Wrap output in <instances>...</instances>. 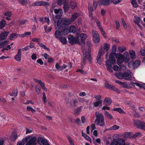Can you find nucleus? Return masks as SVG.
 Listing matches in <instances>:
<instances>
[{
    "mask_svg": "<svg viewBox=\"0 0 145 145\" xmlns=\"http://www.w3.org/2000/svg\"><path fill=\"white\" fill-rule=\"evenodd\" d=\"M117 48L116 46L114 45L113 46L112 52L110 54L109 59L107 60L106 62V65L107 70L110 72L112 73L113 71L112 69L111 65H114L116 63V59L114 56L116 50Z\"/></svg>",
    "mask_w": 145,
    "mask_h": 145,
    "instance_id": "1",
    "label": "nucleus"
},
{
    "mask_svg": "<svg viewBox=\"0 0 145 145\" xmlns=\"http://www.w3.org/2000/svg\"><path fill=\"white\" fill-rule=\"evenodd\" d=\"M37 138L35 136H29L24 138L20 141L18 142L17 145H24L25 142V145H36Z\"/></svg>",
    "mask_w": 145,
    "mask_h": 145,
    "instance_id": "2",
    "label": "nucleus"
},
{
    "mask_svg": "<svg viewBox=\"0 0 145 145\" xmlns=\"http://www.w3.org/2000/svg\"><path fill=\"white\" fill-rule=\"evenodd\" d=\"M96 118L95 120V122L97 125L100 126H103L105 124L104 117L103 115L101 113L98 112H96L95 113Z\"/></svg>",
    "mask_w": 145,
    "mask_h": 145,
    "instance_id": "3",
    "label": "nucleus"
},
{
    "mask_svg": "<svg viewBox=\"0 0 145 145\" xmlns=\"http://www.w3.org/2000/svg\"><path fill=\"white\" fill-rule=\"evenodd\" d=\"M83 60L82 63V66L84 67V65L86 63V59L89 61V62L91 63V55L89 52H86L84 50H83Z\"/></svg>",
    "mask_w": 145,
    "mask_h": 145,
    "instance_id": "4",
    "label": "nucleus"
},
{
    "mask_svg": "<svg viewBox=\"0 0 145 145\" xmlns=\"http://www.w3.org/2000/svg\"><path fill=\"white\" fill-rule=\"evenodd\" d=\"M134 125L137 128L145 130V123L139 120H134Z\"/></svg>",
    "mask_w": 145,
    "mask_h": 145,
    "instance_id": "5",
    "label": "nucleus"
},
{
    "mask_svg": "<svg viewBox=\"0 0 145 145\" xmlns=\"http://www.w3.org/2000/svg\"><path fill=\"white\" fill-rule=\"evenodd\" d=\"M67 25L66 24H62L59 27L58 29L63 35H66L69 33V29L67 28Z\"/></svg>",
    "mask_w": 145,
    "mask_h": 145,
    "instance_id": "6",
    "label": "nucleus"
},
{
    "mask_svg": "<svg viewBox=\"0 0 145 145\" xmlns=\"http://www.w3.org/2000/svg\"><path fill=\"white\" fill-rule=\"evenodd\" d=\"M68 39L69 43L72 45L78 43L79 42V39L78 37H74L71 35H69L68 36Z\"/></svg>",
    "mask_w": 145,
    "mask_h": 145,
    "instance_id": "7",
    "label": "nucleus"
},
{
    "mask_svg": "<svg viewBox=\"0 0 145 145\" xmlns=\"http://www.w3.org/2000/svg\"><path fill=\"white\" fill-rule=\"evenodd\" d=\"M105 86L109 89L112 90L114 91H116L118 93H120L118 88L114 86L109 84L107 81H106L105 85Z\"/></svg>",
    "mask_w": 145,
    "mask_h": 145,
    "instance_id": "8",
    "label": "nucleus"
},
{
    "mask_svg": "<svg viewBox=\"0 0 145 145\" xmlns=\"http://www.w3.org/2000/svg\"><path fill=\"white\" fill-rule=\"evenodd\" d=\"M93 40L95 43H98L100 42L99 36L97 32L95 31L93 32Z\"/></svg>",
    "mask_w": 145,
    "mask_h": 145,
    "instance_id": "9",
    "label": "nucleus"
},
{
    "mask_svg": "<svg viewBox=\"0 0 145 145\" xmlns=\"http://www.w3.org/2000/svg\"><path fill=\"white\" fill-rule=\"evenodd\" d=\"M54 12L56 14L55 16L56 18L59 19L61 17L63 11L61 9L59 8L58 9H55L54 10Z\"/></svg>",
    "mask_w": 145,
    "mask_h": 145,
    "instance_id": "10",
    "label": "nucleus"
},
{
    "mask_svg": "<svg viewBox=\"0 0 145 145\" xmlns=\"http://www.w3.org/2000/svg\"><path fill=\"white\" fill-rule=\"evenodd\" d=\"M115 56L117 59V62L119 63H122L124 61L123 56L121 54L117 53L115 54Z\"/></svg>",
    "mask_w": 145,
    "mask_h": 145,
    "instance_id": "11",
    "label": "nucleus"
},
{
    "mask_svg": "<svg viewBox=\"0 0 145 145\" xmlns=\"http://www.w3.org/2000/svg\"><path fill=\"white\" fill-rule=\"evenodd\" d=\"M38 143L40 145H45L48 142L47 140L45 139H44L42 137H39L37 139Z\"/></svg>",
    "mask_w": 145,
    "mask_h": 145,
    "instance_id": "12",
    "label": "nucleus"
},
{
    "mask_svg": "<svg viewBox=\"0 0 145 145\" xmlns=\"http://www.w3.org/2000/svg\"><path fill=\"white\" fill-rule=\"evenodd\" d=\"M22 50L20 49H18L17 54L15 56L14 58L18 61L20 62L21 61V57L22 55Z\"/></svg>",
    "mask_w": 145,
    "mask_h": 145,
    "instance_id": "13",
    "label": "nucleus"
},
{
    "mask_svg": "<svg viewBox=\"0 0 145 145\" xmlns=\"http://www.w3.org/2000/svg\"><path fill=\"white\" fill-rule=\"evenodd\" d=\"M102 49H101L98 53L97 57V62L99 65H101V57L102 54Z\"/></svg>",
    "mask_w": 145,
    "mask_h": 145,
    "instance_id": "14",
    "label": "nucleus"
},
{
    "mask_svg": "<svg viewBox=\"0 0 145 145\" xmlns=\"http://www.w3.org/2000/svg\"><path fill=\"white\" fill-rule=\"evenodd\" d=\"M123 79L127 80H130L132 78L131 75L128 72H126L123 73Z\"/></svg>",
    "mask_w": 145,
    "mask_h": 145,
    "instance_id": "15",
    "label": "nucleus"
},
{
    "mask_svg": "<svg viewBox=\"0 0 145 145\" xmlns=\"http://www.w3.org/2000/svg\"><path fill=\"white\" fill-rule=\"evenodd\" d=\"M9 33V32L7 31L2 32L0 34V39L1 40L5 39Z\"/></svg>",
    "mask_w": 145,
    "mask_h": 145,
    "instance_id": "16",
    "label": "nucleus"
},
{
    "mask_svg": "<svg viewBox=\"0 0 145 145\" xmlns=\"http://www.w3.org/2000/svg\"><path fill=\"white\" fill-rule=\"evenodd\" d=\"M98 3L100 5H108L110 4V1L108 0H100L98 1Z\"/></svg>",
    "mask_w": 145,
    "mask_h": 145,
    "instance_id": "17",
    "label": "nucleus"
},
{
    "mask_svg": "<svg viewBox=\"0 0 145 145\" xmlns=\"http://www.w3.org/2000/svg\"><path fill=\"white\" fill-rule=\"evenodd\" d=\"M124 61L127 62L129 59V56L128 52H125L123 56Z\"/></svg>",
    "mask_w": 145,
    "mask_h": 145,
    "instance_id": "18",
    "label": "nucleus"
},
{
    "mask_svg": "<svg viewBox=\"0 0 145 145\" xmlns=\"http://www.w3.org/2000/svg\"><path fill=\"white\" fill-rule=\"evenodd\" d=\"M104 102L105 105L109 106L112 103V101L110 98L106 97L104 99Z\"/></svg>",
    "mask_w": 145,
    "mask_h": 145,
    "instance_id": "19",
    "label": "nucleus"
},
{
    "mask_svg": "<svg viewBox=\"0 0 145 145\" xmlns=\"http://www.w3.org/2000/svg\"><path fill=\"white\" fill-rule=\"evenodd\" d=\"M82 108V106H80L77 108L74 111V114L75 116L79 115L81 112Z\"/></svg>",
    "mask_w": 145,
    "mask_h": 145,
    "instance_id": "20",
    "label": "nucleus"
},
{
    "mask_svg": "<svg viewBox=\"0 0 145 145\" xmlns=\"http://www.w3.org/2000/svg\"><path fill=\"white\" fill-rule=\"evenodd\" d=\"M76 31V27L73 25H71L69 29V33H75Z\"/></svg>",
    "mask_w": 145,
    "mask_h": 145,
    "instance_id": "21",
    "label": "nucleus"
},
{
    "mask_svg": "<svg viewBox=\"0 0 145 145\" xmlns=\"http://www.w3.org/2000/svg\"><path fill=\"white\" fill-rule=\"evenodd\" d=\"M80 15L79 13H75L72 14L71 17V19L72 21L73 22L78 18Z\"/></svg>",
    "mask_w": 145,
    "mask_h": 145,
    "instance_id": "22",
    "label": "nucleus"
},
{
    "mask_svg": "<svg viewBox=\"0 0 145 145\" xmlns=\"http://www.w3.org/2000/svg\"><path fill=\"white\" fill-rule=\"evenodd\" d=\"M61 33L59 30H56L55 32L54 35L56 38L59 39L61 37Z\"/></svg>",
    "mask_w": 145,
    "mask_h": 145,
    "instance_id": "23",
    "label": "nucleus"
},
{
    "mask_svg": "<svg viewBox=\"0 0 145 145\" xmlns=\"http://www.w3.org/2000/svg\"><path fill=\"white\" fill-rule=\"evenodd\" d=\"M80 36L81 38V40L83 43L84 42L85 40L87 37V36L86 34L83 33L80 34Z\"/></svg>",
    "mask_w": 145,
    "mask_h": 145,
    "instance_id": "24",
    "label": "nucleus"
},
{
    "mask_svg": "<svg viewBox=\"0 0 145 145\" xmlns=\"http://www.w3.org/2000/svg\"><path fill=\"white\" fill-rule=\"evenodd\" d=\"M60 42L63 44H66L67 43V41L66 39L64 37H61L59 39Z\"/></svg>",
    "mask_w": 145,
    "mask_h": 145,
    "instance_id": "25",
    "label": "nucleus"
},
{
    "mask_svg": "<svg viewBox=\"0 0 145 145\" xmlns=\"http://www.w3.org/2000/svg\"><path fill=\"white\" fill-rule=\"evenodd\" d=\"M140 64V61L139 60H137L132 63V66L134 68L137 67Z\"/></svg>",
    "mask_w": 145,
    "mask_h": 145,
    "instance_id": "26",
    "label": "nucleus"
},
{
    "mask_svg": "<svg viewBox=\"0 0 145 145\" xmlns=\"http://www.w3.org/2000/svg\"><path fill=\"white\" fill-rule=\"evenodd\" d=\"M113 110L114 111H117L120 114H124L125 113L124 111L120 108H113Z\"/></svg>",
    "mask_w": 145,
    "mask_h": 145,
    "instance_id": "27",
    "label": "nucleus"
},
{
    "mask_svg": "<svg viewBox=\"0 0 145 145\" xmlns=\"http://www.w3.org/2000/svg\"><path fill=\"white\" fill-rule=\"evenodd\" d=\"M118 142L119 145H129V144H125L124 140L121 138L119 139Z\"/></svg>",
    "mask_w": 145,
    "mask_h": 145,
    "instance_id": "28",
    "label": "nucleus"
},
{
    "mask_svg": "<svg viewBox=\"0 0 145 145\" xmlns=\"http://www.w3.org/2000/svg\"><path fill=\"white\" fill-rule=\"evenodd\" d=\"M10 96H14L16 97L18 95V91L17 89H14L13 90L12 93H10L9 94Z\"/></svg>",
    "mask_w": 145,
    "mask_h": 145,
    "instance_id": "29",
    "label": "nucleus"
},
{
    "mask_svg": "<svg viewBox=\"0 0 145 145\" xmlns=\"http://www.w3.org/2000/svg\"><path fill=\"white\" fill-rule=\"evenodd\" d=\"M129 54L131 58L134 59L135 58V52L134 51L130 50L129 52Z\"/></svg>",
    "mask_w": 145,
    "mask_h": 145,
    "instance_id": "30",
    "label": "nucleus"
},
{
    "mask_svg": "<svg viewBox=\"0 0 145 145\" xmlns=\"http://www.w3.org/2000/svg\"><path fill=\"white\" fill-rule=\"evenodd\" d=\"M105 116L110 120H112L113 117L112 115L110 114V113L107 111H105Z\"/></svg>",
    "mask_w": 145,
    "mask_h": 145,
    "instance_id": "31",
    "label": "nucleus"
},
{
    "mask_svg": "<svg viewBox=\"0 0 145 145\" xmlns=\"http://www.w3.org/2000/svg\"><path fill=\"white\" fill-rule=\"evenodd\" d=\"M106 145H118V142L116 140H113L110 143L109 142L107 141L106 142Z\"/></svg>",
    "mask_w": 145,
    "mask_h": 145,
    "instance_id": "32",
    "label": "nucleus"
},
{
    "mask_svg": "<svg viewBox=\"0 0 145 145\" xmlns=\"http://www.w3.org/2000/svg\"><path fill=\"white\" fill-rule=\"evenodd\" d=\"M115 76L120 79H123V73L121 72L116 73L115 74Z\"/></svg>",
    "mask_w": 145,
    "mask_h": 145,
    "instance_id": "33",
    "label": "nucleus"
},
{
    "mask_svg": "<svg viewBox=\"0 0 145 145\" xmlns=\"http://www.w3.org/2000/svg\"><path fill=\"white\" fill-rule=\"evenodd\" d=\"M102 101L101 100L98 101L96 102H94L93 103L94 106L95 107H97L101 105Z\"/></svg>",
    "mask_w": 145,
    "mask_h": 145,
    "instance_id": "34",
    "label": "nucleus"
},
{
    "mask_svg": "<svg viewBox=\"0 0 145 145\" xmlns=\"http://www.w3.org/2000/svg\"><path fill=\"white\" fill-rule=\"evenodd\" d=\"M19 2L23 5L27 4L29 1V0H18Z\"/></svg>",
    "mask_w": 145,
    "mask_h": 145,
    "instance_id": "35",
    "label": "nucleus"
},
{
    "mask_svg": "<svg viewBox=\"0 0 145 145\" xmlns=\"http://www.w3.org/2000/svg\"><path fill=\"white\" fill-rule=\"evenodd\" d=\"M17 135L16 133H12V135L11 136L10 138L12 141H14L17 138Z\"/></svg>",
    "mask_w": 145,
    "mask_h": 145,
    "instance_id": "36",
    "label": "nucleus"
},
{
    "mask_svg": "<svg viewBox=\"0 0 145 145\" xmlns=\"http://www.w3.org/2000/svg\"><path fill=\"white\" fill-rule=\"evenodd\" d=\"M38 44L40 47L42 48H43L46 50L48 51H50V49L49 48L46 47L45 45L42 43H40V42H38Z\"/></svg>",
    "mask_w": 145,
    "mask_h": 145,
    "instance_id": "37",
    "label": "nucleus"
},
{
    "mask_svg": "<svg viewBox=\"0 0 145 145\" xmlns=\"http://www.w3.org/2000/svg\"><path fill=\"white\" fill-rule=\"evenodd\" d=\"M118 49L119 52L122 53L126 50V48L125 46H119L118 47Z\"/></svg>",
    "mask_w": 145,
    "mask_h": 145,
    "instance_id": "38",
    "label": "nucleus"
},
{
    "mask_svg": "<svg viewBox=\"0 0 145 145\" xmlns=\"http://www.w3.org/2000/svg\"><path fill=\"white\" fill-rule=\"evenodd\" d=\"M82 136L84 137L87 140L89 141H90V142H91V138L88 136V135H87L85 133H83V132H82Z\"/></svg>",
    "mask_w": 145,
    "mask_h": 145,
    "instance_id": "39",
    "label": "nucleus"
},
{
    "mask_svg": "<svg viewBox=\"0 0 145 145\" xmlns=\"http://www.w3.org/2000/svg\"><path fill=\"white\" fill-rule=\"evenodd\" d=\"M78 103V100L76 99H74L73 101H71L70 102V104L72 106H75Z\"/></svg>",
    "mask_w": 145,
    "mask_h": 145,
    "instance_id": "40",
    "label": "nucleus"
},
{
    "mask_svg": "<svg viewBox=\"0 0 145 145\" xmlns=\"http://www.w3.org/2000/svg\"><path fill=\"white\" fill-rule=\"evenodd\" d=\"M93 143L95 145H98L97 143L100 144L101 143L100 139L99 138H98L95 140L94 139H93Z\"/></svg>",
    "mask_w": 145,
    "mask_h": 145,
    "instance_id": "41",
    "label": "nucleus"
},
{
    "mask_svg": "<svg viewBox=\"0 0 145 145\" xmlns=\"http://www.w3.org/2000/svg\"><path fill=\"white\" fill-rule=\"evenodd\" d=\"M131 4L133 7L135 8H137L138 6L136 0H132L131 2Z\"/></svg>",
    "mask_w": 145,
    "mask_h": 145,
    "instance_id": "42",
    "label": "nucleus"
},
{
    "mask_svg": "<svg viewBox=\"0 0 145 145\" xmlns=\"http://www.w3.org/2000/svg\"><path fill=\"white\" fill-rule=\"evenodd\" d=\"M17 35L13 33L11 35H10L9 36V39L11 40H13L14 39H15L17 37Z\"/></svg>",
    "mask_w": 145,
    "mask_h": 145,
    "instance_id": "43",
    "label": "nucleus"
},
{
    "mask_svg": "<svg viewBox=\"0 0 145 145\" xmlns=\"http://www.w3.org/2000/svg\"><path fill=\"white\" fill-rule=\"evenodd\" d=\"M66 0H58L57 4L58 5H61L64 4L66 3Z\"/></svg>",
    "mask_w": 145,
    "mask_h": 145,
    "instance_id": "44",
    "label": "nucleus"
},
{
    "mask_svg": "<svg viewBox=\"0 0 145 145\" xmlns=\"http://www.w3.org/2000/svg\"><path fill=\"white\" fill-rule=\"evenodd\" d=\"M69 5H68L67 3H65L63 7L65 12L67 11L69 9Z\"/></svg>",
    "mask_w": 145,
    "mask_h": 145,
    "instance_id": "45",
    "label": "nucleus"
},
{
    "mask_svg": "<svg viewBox=\"0 0 145 145\" xmlns=\"http://www.w3.org/2000/svg\"><path fill=\"white\" fill-rule=\"evenodd\" d=\"M6 24L5 21L4 20L0 22V29H1L4 27Z\"/></svg>",
    "mask_w": 145,
    "mask_h": 145,
    "instance_id": "46",
    "label": "nucleus"
},
{
    "mask_svg": "<svg viewBox=\"0 0 145 145\" xmlns=\"http://www.w3.org/2000/svg\"><path fill=\"white\" fill-rule=\"evenodd\" d=\"M110 45L106 43H105L103 47V48L104 50L106 51H108L110 49Z\"/></svg>",
    "mask_w": 145,
    "mask_h": 145,
    "instance_id": "47",
    "label": "nucleus"
},
{
    "mask_svg": "<svg viewBox=\"0 0 145 145\" xmlns=\"http://www.w3.org/2000/svg\"><path fill=\"white\" fill-rule=\"evenodd\" d=\"M119 128H120L119 126L117 125H114L112 126V127H110L108 129L109 130H115L118 129H119Z\"/></svg>",
    "mask_w": 145,
    "mask_h": 145,
    "instance_id": "48",
    "label": "nucleus"
},
{
    "mask_svg": "<svg viewBox=\"0 0 145 145\" xmlns=\"http://www.w3.org/2000/svg\"><path fill=\"white\" fill-rule=\"evenodd\" d=\"M140 19L138 17L135 16L134 19V22L137 24L139 23L140 22Z\"/></svg>",
    "mask_w": 145,
    "mask_h": 145,
    "instance_id": "49",
    "label": "nucleus"
},
{
    "mask_svg": "<svg viewBox=\"0 0 145 145\" xmlns=\"http://www.w3.org/2000/svg\"><path fill=\"white\" fill-rule=\"evenodd\" d=\"M121 85L122 87L125 88L129 89L131 88L127 85V84L126 82H122Z\"/></svg>",
    "mask_w": 145,
    "mask_h": 145,
    "instance_id": "50",
    "label": "nucleus"
},
{
    "mask_svg": "<svg viewBox=\"0 0 145 145\" xmlns=\"http://www.w3.org/2000/svg\"><path fill=\"white\" fill-rule=\"evenodd\" d=\"M71 7L72 9H74L76 7V4L74 2H72L70 3Z\"/></svg>",
    "mask_w": 145,
    "mask_h": 145,
    "instance_id": "51",
    "label": "nucleus"
},
{
    "mask_svg": "<svg viewBox=\"0 0 145 145\" xmlns=\"http://www.w3.org/2000/svg\"><path fill=\"white\" fill-rule=\"evenodd\" d=\"M8 42L7 41H5L2 42V45L0 46V48H3L6 46L8 44Z\"/></svg>",
    "mask_w": 145,
    "mask_h": 145,
    "instance_id": "52",
    "label": "nucleus"
},
{
    "mask_svg": "<svg viewBox=\"0 0 145 145\" xmlns=\"http://www.w3.org/2000/svg\"><path fill=\"white\" fill-rule=\"evenodd\" d=\"M41 6L44 7L49 6L50 4L48 2L41 1Z\"/></svg>",
    "mask_w": 145,
    "mask_h": 145,
    "instance_id": "53",
    "label": "nucleus"
},
{
    "mask_svg": "<svg viewBox=\"0 0 145 145\" xmlns=\"http://www.w3.org/2000/svg\"><path fill=\"white\" fill-rule=\"evenodd\" d=\"M78 101L80 103H83L86 101V99L84 98L78 97Z\"/></svg>",
    "mask_w": 145,
    "mask_h": 145,
    "instance_id": "54",
    "label": "nucleus"
},
{
    "mask_svg": "<svg viewBox=\"0 0 145 145\" xmlns=\"http://www.w3.org/2000/svg\"><path fill=\"white\" fill-rule=\"evenodd\" d=\"M43 96H42V100L44 102V104H45L46 103L47 101V99L46 97V96L45 93L43 92L42 93Z\"/></svg>",
    "mask_w": 145,
    "mask_h": 145,
    "instance_id": "55",
    "label": "nucleus"
},
{
    "mask_svg": "<svg viewBox=\"0 0 145 145\" xmlns=\"http://www.w3.org/2000/svg\"><path fill=\"white\" fill-rule=\"evenodd\" d=\"M47 26H45L44 27V30L46 32L49 33L51 30L52 28L51 27H50L47 29Z\"/></svg>",
    "mask_w": 145,
    "mask_h": 145,
    "instance_id": "56",
    "label": "nucleus"
},
{
    "mask_svg": "<svg viewBox=\"0 0 145 145\" xmlns=\"http://www.w3.org/2000/svg\"><path fill=\"white\" fill-rule=\"evenodd\" d=\"M41 1L37 2L34 3L32 5L33 6H41Z\"/></svg>",
    "mask_w": 145,
    "mask_h": 145,
    "instance_id": "57",
    "label": "nucleus"
},
{
    "mask_svg": "<svg viewBox=\"0 0 145 145\" xmlns=\"http://www.w3.org/2000/svg\"><path fill=\"white\" fill-rule=\"evenodd\" d=\"M64 21L65 22L67 23L68 24H70L72 22L71 19H70V18H65L64 19Z\"/></svg>",
    "mask_w": 145,
    "mask_h": 145,
    "instance_id": "58",
    "label": "nucleus"
},
{
    "mask_svg": "<svg viewBox=\"0 0 145 145\" xmlns=\"http://www.w3.org/2000/svg\"><path fill=\"white\" fill-rule=\"evenodd\" d=\"M115 22L116 24V27L117 29H118L120 27V24L119 22L117 20H116Z\"/></svg>",
    "mask_w": 145,
    "mask_h": 145,
    "instance_id": "59",
    "label": "nucleus"
},
{
    "mask_svg": "<svg viewBox=\"0 0 145 145\" xmlns=\"http://www.w3.org/2000/svg\"><path fill=\"white\" fill-rule=\"evenodd\" d=\"M61 66H60L59 64L58 63H57L55 65L56 68L59 71H61Z\"/></svg>",
    "mask_w": 145,
    "mask_h": 145,
    "instance_id": "60",
    "label": "nucleus"
},
{
    "mask_svg": "<svg viewBox=\"0 0 145 145\" xmlns=\"http://www.w3.org/2000/svg\"><path fill=\"white\" fill-rule=\"evenodd\" d=\"M76 72H80L81 73L84 74H86V72L80 69H78L76 71Z\"/></svg>",
    "mask_w": 145,
    "mask_h": 145,
    "instance_id": "61",
    "label": "nucleus"
},
{
    "mask_svg": "<svg viewBox=\"0 0 145 145\" xmlns=\"http://www.w3.org/2000/svg\"><path fill=\"white\" fill-rule=\"evenodd\" d=\"M27 109L28 110L31 111L32 112H35V110L33 109L32 107L30 106H27Z\"/></svg>",
    "mask_w": 145,
    "mask_h": 145,
    "instance_id": "62",
    "label": "nucleus"
},
{
    "mask_svg": "<svg viewBox=\"0 0 145 145\" xmlns=\"http://www.w3.org/2000/svg\"><path fill=\"white\" fill-rule=\"evenodd\" d=\"M31 58L33 60L36 59L37 58V55L35 53H33L31 55Z\"/></svg>",
    "mask_w": 145,
    "mask_h": 145,
    "instance_id": "63",
    "label": "nucleus"
},
{
    "mask_svg": "<svg viewBox=\"0 0 145 145\" xmlns=\"http://www.w3.org/2000/svg\"><path fill=\"white\" fill-rule=\"evenodd\" d=\"M140 53L141 56H145V50L141 49L140 50Z\"/></svg>",
    "mask_w": 145,
    "mask_h": 145,
    "instance_id": "64",
    "label": "nucleus"
}]
</instances>
